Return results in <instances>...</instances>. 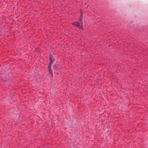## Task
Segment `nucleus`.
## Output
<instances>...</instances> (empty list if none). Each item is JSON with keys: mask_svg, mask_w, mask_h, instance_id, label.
I'll use <instances>...</instances> for the list:
<instances>
[{"mask_svg": "<svg viewBox=\"0 0 148 148\" xmlns=\"http://www.w3.org/2000/svg\"><path fill=\"white\" fill-rule=\"evenodd\" d=\"M53 69L55 71H60V65L58 63L55 64L53 66Z\"/></svg>", "mask_w": 148, "mask_h": 148, "instance_id": "nucleus-3", "label": "nucleus"}, {"mask_svg": "<svg viewBox=\"0 0 148 148\" xmlns=\"http://www.w3.org/2000/svg\"><path fill=\"white\" fill-rule=\"evenodd\" d=\"M71 24L82 29H83L82 21L79 20L78 21L72 23Z\"/></svg>", "mask_w": 148, "mask_h": 148, "instance_id": "nucleus-2", "label": "nucleus"}, {"mask_svg": "<svg viewBox=\"0 0 148 148\" xmlns=\"http://www.w3.org/2000/svg\"><path fill=\"white\" fill-rule=\"evenodd\" d=\"M83 12L82 10V9L80 10V16L79 18V20L82 21L83 16Z\"/></svg>", "mask_w": 148, "mask_h": 148, "instance_id": "nucleus-4", "label": "nucleus"}, {"mask_svg": "<svg viewBox=\"0 0 148 148\" xmlns=\"http://www.w3.org/2000/svg\"><path fill=\"white\" fill-rule=\"evenodd\" d=\"M49 62L48 66V69L50 75L51 77H53V74L51 69V66L53 62L55 61V59L52 54L51 53L49 54Z\"/></svg>", "mask_w": 148, "mask_h": 148, "instance_id": "nucleus-1", "label": "nucleus"}]
</instances>
